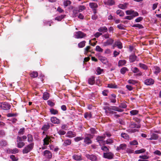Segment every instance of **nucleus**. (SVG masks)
<instances>
[{"instance_id":"f257e3e1","label":"nucleus","mask_w":161,"mask_h":161,"mask_svg":"<svg viewBox=\"0 0 161 161\" xmlns=\"http://www.w3.org/2000/svg\"><path fill=\"white\" fill-rule=\"evenodd\" d=\"M34 144L31 143L25 147L22 151L24 154L30 152L33 148Z\"/></svg>"},{"instance_id":"f03ea898","label":"nucleus","mask_w":161,"mask_h":161,"mask_svg":"<svg viewBox=\"0 0 161 161\" xmlns=\"http://www.w3.org/2000/svg\"><path fill=\"white\" fill-rule=\"evenodd\" d=\"M74 37L75 38H82L86 36V34L80 31L75 32L74 34Z\"/></svg>"},{"instance_id":"7ed1b4c3","label":"nucleus","mask_w":161,"mask_h":161,"mask_svg":"<svg viewBox=\"0 0 161 161\" xmlns=\"http://www.w3.org/2000/svg\"><path fill=\"white\" fill-rule=\"evenodd\" d=\"M0 107L4 110H7L10 108L11 106L6 102L0 103Z\"/></svg>"},{"instance_id":"20e7f679","label":"nucleus","mask_w":161,"mask_h":161,"mask_svg":"<svg viewBox=\"0 0 161 161\" xmlns=\"http://www.w3.org/2000/svg\"><path fill=\"white\" fill-rule=\"evenodd\" d=\"M103 109L105 110V112L107 115L109 114H114L116 113L112 111L111 107L105 106L104 107Z\"/></svg>"},{"instance_id":"39448f33","label":"nucleus","mask_w":161,"mask_h":161,"mask_svg":"<svg viewBox=\"0 0 161 161\" xmlns=\"http://www.w3.org/2000/svg\"><path fill=\"white\" fill-rule=\"evenodd\" d=\"M89 5L90 8L92 9L94 14L97 13L96 8L98 7V5L97 3H90Z\"/></svg>"},{"instance_id":"423d86ee","label":"nucleus","mask_w":161,"mask_h":161,"mask_svg":"<svg viewBox=\"0 0 161 161\" xmlns=\"http://www.w3.org/2000/svg\"><path fill=\"white\" fill-rule=\"evenodd\" d=\"M42 154L47 159H50L52 157V153L48 150L45 151L42 153Z\"/></svg>"},{"instance_id":"0eeeda50","label":"nucleus","mask_w":161,"mask_h":161,"mask_svg":"<svg viewBox=\"0 0 161 161\" xmlns=\"http://www.w3.org/2000/svg\"><path fill=\"white\" fill-rule=\"evenodd\" d=\"M93 137V136L90 134H88L84 139V142L86 144H90L92 143L91 139Z\"/></svg>"},{"instance_id":"6e6552de","label":"nucleus","mask_w":161,"mask_h":161,"mask_svg":"<svg viewBox=\"0 0 161 161\" xmlns=\"http://www.w3.org/2000/svg\"><path fill=\"white\" fill-rule=\"evenodd\" d=\"M114 154L111 152L104 153L103 157L105 158L111 159L113 158Z\"/></svg>"},{"instance_id":"1a4fd4ad","label":"nucleus","mask_w":161,"mask_h":161,"mask_svg":"<svg viewBox=\"0 0 161 161\" xmlns=\"http://www.w3.org/2000/svg\"><path fill=\"white\" fill-rule=\"evenodd\" d=\"M43 145H47L51 142L50 137L47 135L46 137L43 139Z\"/></svg>"},{"instance_id":"9d476101","label":"nucleus","mask_w":161,"mask_h":161,"mask_svg":"<svg viewBox=\"0 0 161 161\" xmlns=\"http://www.w3.org/2000/svg\"><path fill=\"white\" fill-rule=\"evenodd\" d=\"M105 135L102 136H98L97 138V140L98 142L100 145L104 144V142L103 141L104 139H105Z\"/></svg>"},{"instance_id":"9b49d317","label":"nucleus","mask_w":161,"mask_h":161,"mask_svg":"<svg viewBox=\"0 0 161 161\" xmlns=\"http://www.w3.org/2000/svg\"><path fill=\"white\" fill-rule=\"evenodd\" d=\"M132 71L134 73H137L136 75L141 76L142 75V73L136 67H133L131 68Z\"/></svg>"},{"instance_id":"f8f14e48","label":"nucleus","mask_w":161,"mask_h":161,"mask_svg":"<svg viewBox=\"0 0 161 161\" xmlns=\"http://www.w3.org/2000/svg\"><path fill=\"white\" fill-rule=\"evenodd\" d=\"M86 157L87 158L92 161H95L97 160V158L96 156L93 154L89 155V154H86Z\"/></svg>"},{"instance_id":"ddd939ff","label":"nucleus","mask_w":161,"mask_h":161,"mask_svg":"<svg viewBox=\"0 0 161 161\" xmlns=\"http://www.w3.org/2000/svg\"><path fill=\"white\" fill-rule=\"evenodd\" d=\"M140 159L138 160V161H149L148 159L149 157L147 155H140L139 156Z\"/></svg>"},{"instance_id":"4468645a","label":"nucleus","mask_w":161,"mask_h":161,"mask_svg":"<svg viewBox=\"0 0 161 161\" xmlns=\"http://www.w3.org/2000/svg\"><path fill=\"white\" fill-rule=\"evenodd\" d=\"M127 147V145L125 144H122L119 145V146L117 147L116 150L119 152L120 150H123L126 149Z\"/></svg>"},{"instance_id":"2eb2a0df","label":"nucleus","mask_w":161,"mask_h":161,"mask_svg":"<svg viewBox=\"0 0 161 161\" xmlns=\"http://www.w3.org/2000/svg\"><path fill=\"white\" fill-rule=\"evenodd\" d=\"M114 40L112 38L108 39L107 41L103 42V45L104 46H107L112 45L114 42Z\"/></svg>"},{"instance_id":"dca6fc26","label":"nucleus","mask_w":161,"mask_h":161,"mask_svg":"<svg viewBox=\"0 0 161 161\" xmlns=\"http://www.w3.org/2000/svg\"><path fill=\"white\" fill-rule=\"evenodd\" d=\"M103 2L105 4L109 6L113 5L115 3V0H108Z\"/></svg>"},{"instance_id":"f3484780","label":"nucleus","mask_w":161,"mask_h":161,"mask_svg":"<svg viewBox=\"0 0 161 161\" xmlns=\"http://www.w3.org/2000/svg\"><path fill=\"white\" fill-rule=\"evenodd\" d=\"M152 70L155 75H157L160 72V69L159 67L154 66L152 68Z\"/></svg>"},{"instance_id":"a211bd4d","label":"nucleus","mask_w":161,"mask_h":161,"mask_svg":"<svg viewBox=\"0 0 161 161\" xmlns=\"http://www.w3.org/2000/svg\"><path fill=\"white\" fill-rule=\"evenodd\" d=\"M154 81L151 78L145 80L144 83L147 85H150L153 84Z\"/></svg>"},{"instance_id":"6ab92c4d","label":"nucleus","mask_w":161,"mask_h":161,"mask_svg":"<svg viewBox=\"0 0 161 161\" xmlns=\"http://www.w3.org/2000/svg\"><path fill=\"white\" fill-rule=\"evenodd\" d=\"M141 124L139 123H132L130 125L131 128H139L141 127Z\"/></svg>"},{"instance_id":"aec40b11","label":"nucleus","mask_w":161,"mask_h":161,"mask_svg":"<svg viewBox=\"0 0 161 161\" xmlns=\"http://www.w3.org/2000/svg\"><path fill=\"white\" fill-rule=\"evenodd\" d=\"M51 122L55 124H59L60 121V120L55 117H52L51 119Z\"/></svg>"},{"instance_id":"412c9836","label":"nucleus","mask_w":161,"mask_h":161,"mask_svg":"<svg viewBox=\"0 0 161 161\" xmlns=\"http://www.w3.org/2000/svg\"><path fill=\"white\" fill-rule=\"evenodd\" d=\"M98 59L103 64H106L108 62L107 58L104 57L100 56L98 57Z\"/></svg>"},{"instance_id":"4be33fe9","label":"nucleus","mask_w":161,"mask_h":161,"mask_svg":"<svg viewBox=\"0 0 161 161\" xmlns=\"http://www.w3.org/2000/svg\"><path fill=\"white\" fill-rule=\"evenodd\" d=\"M75 136L76 134L75 133L71 131H69L66 134V136L69 138H72Z\"/></svg>"},{"instance_id":"5701e85b","label":"nucleus","mask_w":161,"mask_h":161,"mask_svg":"<svg viewBox=\"0 0 161 161\" xmlns=\"http://www.w3.org/2000/svg\"><path fill=\"white\" fill-rule=\"evenodd\" d=\"M128 3H125L123 4H120L118 6L119 8L124 9H126L128 6Z\"/></svg>"},{"instance_id":"b1692460","label":"nucleus","mask_w":161,"mask_h":161,"mask_svg":"<svg viewBox=\"0 0 161 161\" xmlns=\"http://www.w3.org/2000/svg\"><path fill=\"white\" fill-rule=\"evenodd\" d=\"M73 159L76 160H81L82 158L81 155L78 154H74L73 156Z\"/></svg>"},{"instance_id":"393cba45","label":"nucleus","mask_w":161,"mask_h":161,"mask_svg":"<svg viewBox=\"0 0 161 161\" xmlns=\"http://www.w3.org/2000/svg\"><path fill=\"white\" fill-rule=\"evenodd\" d=\"M116 95L114 94L111 95L110 97L111 102L114 103L116 102Z\"/></svg>"},{"instance_id":"a878e982","label":"nucleus","mask_w":161,"mask_h":161,"mask_svg":"<svg viewBox=\"0 0 161 161\" xmlns=\"http://www.w3.org/2000/svg\"><path fill=\"white\" fill-rule=\"evenodd\" d=\"M126 61L124 60H119L118 63V65L119 66L124 65L126 63Z\"/></svg>"},{"instance_id":"bb28decb","label":"nucleus","mask_w":161,"mask_h":161,"mask_svg":"<svg viewBox=\"0 0 161 161\" xmlns=\"http://www.w3.org/2000/svg\"><path fill=\"white\" fill-rule=\"evenodd\" d=\"M111 107L113 111L114 110L119 112H122L123 111V110L119 109L118 107H117L114 106H112Z\"/></svg>"},{"instance_id":"cd10ccee","label":"nucleus","mask_w":161,"mask_h":161,"mask_svg":"<svg viewBox=\"0 0 161 161\" xmlns=\"http://www.w3.org/2000/svg\"><path fill=\"white\" fill-rule=\"evenodd\" d=\"M49 97V94L47 92H44L42 98L44 100L48 99Z\"/></svg>"},{"instance_id":"c85d7f7f","label":"nucleus","mask_w":161,"mask_h":161,"mask_svg":"<svg viewBox=\"0 0 161 161\" xmlns=\"http://www.w3.org/2000/svg\"><path fill=\"white\" fill-rule=\"evenodd\" d=\"M18 149L16 148H14L13 149H10L8 150L9 153L13 154L17 153L18 152Z\"/></svg>"},{"instance_id":"c756f323","label":"nucleus","mask_w":161,"mask_h":161,"mask_svg":"<svg viewBox=\"0 0 161 161\" xmlns=\"http://www.w3.org/2000/svg\"><path fill=\"white\" fill-rule=\"evenodd\" d=\"M98 31L100 32H105L108 31L107 28L105 27H101L98 29Z\"/></svg>"},{"instance_id":"7c9ffc66","label":"nucleus","mask_w":161,"mask_h":161,"mask_svg":"<svg viewBox=\"0 0 161 161\" xmlns=\"http://www.w3.org/2000/svg\"><path fill=\"white\" fill-rule=\"evenodd\" d=\"M95 82V77L92 76L88 80V83L91 85H93Z\"/></svg>"},{"instance_id":"2f4dec72","label":"nucleus","mask_w":161,"mask_h":161,"mask_svg":"<svg viewBox=\"0 0 161 161\" xmlns=\"http://www.w3.org/2000/svg\"><path fill=\"white\" fill-rule=\"evenodd\" d=\"M86 8L85 6L84 5H80L78 6L77 9V10H78V12H81L83 10L85 9Z\"/></svg>"},{"instance_id":"473e14b6","label":"nucleus","mask_w":161,"mask_h":161,"mask_svg":"<svg viewBox=\"0 0 161 161\" xmlns=\"http://www.w3.org/2000/svg\"><path fill=\"white\" fill-rule=\"evenodd\" d=\"M158 138V135L155 134H153L150 138H147L148 140H156Z\"/></svg>"},{"instance_id":"72a5a7b5","label":"nucleus","mask_w":161,"mask_h":161,"mask_svg":"<svg viewBox=\"0 0 161 161\" xmlns=\"http://www.w3.org/2000/svg\"><path fill=\"white\" fill-rule=\"evenodd\" d=\"M146 151L145 149L144 148H142L141 149L137 150L135 151L134 153L135 154H140L143 153Z\"/></svg>"},{"instance_id":"f704fd0d","label":"nucleus","mask_w":161,"mask_h":161,"mask_svg":"<svg viewBox=\"0 0 161 161\" xmlns=\"http://www.w3.org/2000/svg\"><path fill=\"white\" fill-rule=\"evenodd\" d=\"M50 126L48 124L44 125L42 128V130H44L43 134L44 133V131L47 130L49 128Z\"/></svg>"},{"instance_id":"c9c22d12","label":"nucleus","mask_w":161,"mask_h":161,"mask_svg":"<svg viewBox=\"0 0 161 161\" xmlns=\"http://www.w3.org/2000/svg\"><path fill=\"white\" fill-rule=\"evenodd\" d=\"M115 44L118 48L119 49H121L122 48L123 46H122V43L119 41H117L116 42Z\"/></svg>"},{"instance_id":"e433bc0d","label":"nucleus","mask_w":161,"mask_h":161,"mask_svg":"<svg viewBox=\"0 0 161 161\" xmlns=\"http://www.w3.org/2000/svg\"><path fill=\"white\" fill-rule=\"evenodd\" d=\"M129 59L130 62H133L136 60V56L134 55H132L130 56Z\"/></svg>"},{"instance_id":"4c0bfd02","label":"nucleus","mask_w":161,"mask_h":161,"mask_svg":"<svg viewBox=\"0 0 161 161\" xmlns=\"http://www.w3.org/2000/svg\"><path fill=\"white\" fill-rule=\"evenodd\" d=\"M116 14H117L119 15V16L121 17L125 15L124 12L120 9L116 11Z\"/></svg>"},{"instance_id":"58836bf2","label":"nucleus","mask_w":161,"mask_h":161,"mask_svg":"<svg viewBox=\"0 0 161 161\" xmlns=\"http://www.w3.org/2000/svg\"><path fill=\"white\" fill-rule=\"evenodd\" d=\"M86 41H83L80 42L78 44V46L79 48H82L85 46V45Z\"/></svg>"},{"instance_id":"ea45409f","label":"nucleus","mask_w":161,"mask_h":161,"mask_svg":"<svg viewBox=\"0 0 161 161\" xmlns=\"http://www.w3.org/2000/svg\"><path fill=\"white\" fill-rule=\"evenodd\" d=\"M84 117L87 119H89L92 117V114L90 113L87 112L85 113Z\"/></svg>"},{"instance_id":"a19ab883","label":"nucleus","mask_w":161,"mask_h":161,"mask_svg":"<svg viewBox=\"0 0 161 161\" xmlns=\"http://www.w3.org/2000/svg\"><path fill=\"white\" fill-rule=\"evenodd\" d=\"M30 75L33 78L36 77L38 76V73L37 72L33 71L31 73Z\"/></svg>"},{"instance_id":"79ce46f5","label":"nucleus","mask_w":161,"mask_h":161,"mask_svg":"<svg viewBox=\"0 0 161 161\" xmlns=\"http://www.w3.org/2000/svg\"><path fill=\"white\" fill-rule=\"evenodd\" d=\"M132 27H137L140 29L143 28V26L142 25L139 24H134L132 26Z\"/></svg>"},{"instance_id":"37998d69","label":"nucleus","mask_w":161,"mask_h":161,"mask_svg":"<svg viewBox=\"0 0 161 161\" xmlns=\"http://www.w3.org/2000/svg\"><path fill=\"white\" fill-rule=\"evenodd\" d=\"M65 16V15H62L60 16H58L55 18V19L58 21H61L64 17Z\"/></svg>"},{"instance_id":"c03bdc74","label":"nucleus","mask_w":161,"mask_h":161,"mask_svg":"<svg viewBox=\"0 0 161 161\" xmlns=\"http://www.w3.org/2000/svg\"><path fill=\"white\" fill-rule=\"evenodd\" d=\"M139 66L141 68L143 69L144 70H146L147 69V66L144 64L141 63H139Z\"/></svg>"},{"instance_id":"a18cd8bd","label":"nucleus","mask_w":161,"mask_h":161,"mask_svg":"<svg viewBox=\"0 0 161 161\" xmlns=\"http://www.w3.org/2000/svg\"><path fill=\"white\" fill-rule=\"evenodd\" d=\"M78 10L77 8H75L73 10V15L74 17H77L78 16Z\"/></svg>"},{"instance_id":"49530a36","label":"nucleus","mask_w":161,"mask_h":161,"mask_svg":"<svg viewBox=\"0 0 161 161\" xmlns=\"http://www.w3.org/2000/svg\"><path fill=\"white\" fill-rule=\"evenodd\" d=\"M27 137H28V141L29 142H32L33 138L32 136L30 134H29L27 135Z\"/></svg>"},{"instance_id":"de8ad7c7","label":"nucleus","mask_w":161,"mask_h":161,"mask_svg":"<svg viewBox=\"0 0 161 161\" xmlns=\"http://www.w3.org/2000/svg\"><path fill=\"white\" fill-rule=\"evenodd\" d=\"M25 144L24 142H17V146L19 148H21L23 147Z\"/></svg>"},{"instance_id":"09e8293b","label":"nucleus","mask_w":161,"mask_h":161,"mask_svg":"<svg viewBox=\"0 0 161 161\" xmlns=\"http://www.w3.org/2000/svg\"><path fill=\"white\" fill-rule=\"evenodd\" d=\"M130 114L132 115L137 114L138 113V111L136 110H132L130 112Z\"/></svg>"},{"instance_id":"8fccbe9b","label":"nucleus","mask_w":161,"mask_h":161,"mask_svg":"<svg viewBox=\"0 0 161 161\" xmlns=\"http://www.w3.org/2000/svg\"><path fill=\"white\" fill-rule=\"evenodd\" d=\"M128 69L127 68L124 67L122 68L120 70V72L121 74H124Z\"/></svg>"},{"instance_id":"3c124183","label":"nucleus","mask_w":161,"mask_h":161,"mask_svg":"<svg viewBox=\"0 0 161 161\" xmlns=\"http://www.w3.org/2000/svg\"><path fill=\"white\" fill-rule=\"evenodd\" d=\"M121 136L124 139H127L129 138L128 135L125 133H122L121 134Z\"/></svg>"},{"instance_id":"603ef678","label":"nucleus","mask_w":161,"mask_h":161,"mask_svg":"<svg viewBox=\"0 0 161 161\" xmlns=\"http://www.w3.org/2000/svg\"><path fill=\"white\" fill-rule=\"evenodd\" d=\"M103 71L102 69H101L100 67H97V68L96 72L97 75H100Z\"/></svg>"},{"instance_id":"864d4df0","label":"nucleus","mask_w":161,"mask_h":161,"mask_svg":"<svg viewBox=\"0 0 161 161\" xmlns=\"http://www.w3.org/2000/svg\"><path fill=\"white\" fill-rule=\"evenodd\" d=\"M25 131V129L24 128H21L18 132V134L19 135H22L24 134Z\"/></svg>"},{"instance_id":"5fc2aeb1","label":"nucleus","mask_w":161,"mask_h":161,"mask_svg":"<svg viewBox=\"0 0 161 161\" xmlns=\"http://www.w3.org/2000/svg\"><path fill=\"white\" fill-rule=\"evenodd\" d=\"M50 112L51 114H56L58 113V111L53 108L50 109Z\"/></svg>"},{"instance_id":"6e6d98bb","label":"nucleus","mask_w":161,"mask_h":161,"mask_svg":"<svg viewBox=\"0 0 161 161\" xmlns=\"http://www.w3.org/2000/svg\"><path fill=\"white\" fill-rule=\"evenodd\" d=\"M96 50L97 52H102L103 50L99 46H97L96 47Z\"/></svg>"},{"instance_id":"4d7b16f0","label":"nucleus","mask_w":161,"mask_h":161,"mask_svg":"<svg viewBox=\"0 0 161 161\" xmlns=\"http://www.w3.org/2000/svg\"><path fill=\"white\" fill-rule=\"evenodd\" d=\"M129 144L130 145H136L138 144V142L136 140H134L130 142Z\"/></svg>"},{"instance_id":"13d9d810","label":"nucleus","mask_w":161,"mask_h":161,"mask_svg":"<svg viewBox=\"0 0 161 161\" xmlns=\"http://www.w3.org/2000/svg\"><path fill=\"white\" fill-rule=\"evenodd\" d=\"M108 87L110 88H117V86L115 84H109L108 85Z\"/></svg>"},{"instance_id":"bf43d9fd","label":"nucleus","mask_w":161,"mask_h":161,"mask_svg":"<svg viewBox=\"0 0 161 161\" xmlns=\"http://www.w3.org/2000/svg\"><path fill=\"white\" fill-rule=\"evenodd\" d=\"M71 3V2L69 0H67L64 2V5L65 7H67L70 5Z\"/></svg>"},{"instance_id":"052dcab7","label":"nucleus","mask_w":161,"mask_h":161,"mask_svg":"<svg viewBox=\"0 0 161 161\" xmlns=\"http://www.w3.org/2000/svg\"><path fill=\"white\" fill-rule=\"evenodd\" d=\"M64 143L65 145H69L71 143V141L70 139L66 140L64 141Z\"/></svg>"},{"instance_id":"680f3d73","label":"nucleus","mask_w":161,"mask_h":161,"mask_svg":"<svg viewBox=\"0 0 161 161\" xmlns=\"http://www.w3.org/2000/svg\"><path fill=\"white\" fill-rule=\"evenodd\" d=\"M126 152L128 153H134V150L130 148H127L126 150Z\"/></svg>"},{"instance_id":"e2e57ef3","label":"nucleus","mask_w":161,"mask_h":161,"mask_svg":"<svg viewBox=\"0 0 161 161\" xmlns=\"http://www.w3.org/2000/svg\"><path fill=\"white\" fill-rule=\"evenodd\" d=\"M113 143V141L111 139H107L106 142L107 144H111Z\"/></svg>"},{"instance_id":"0e129e2a","label":"nucleus","mask_w":161,"mask_h":161,"mask_svg":"<svg viewBox=\"0 0 161 161\" xmlns=\"http://www.w3.org/2000/svg\"><path fill=\"white\" fill-rule=\"evenodd\" d=\"M7 145V142L5 141H2L0 142V146H5Z\"/></svg>"},{"instance_id":"69168bd1","label":"nucleus","mask_w":161,"mask_h":161,"mask_svg":"<svg viewBox=\"0 0 161 161\" xmlns=\"http://www.w3.org/2000/svg\"><path fill=\"white\" fill-rule=\"evenodd\" d=\"M119 106L120 108H125L127 106L125 103H121Z\"/></svg>"},{"instance_id":"338daca9","label":"nucleus","mask_w":161,"mask_h":161,"mask_svg":"<svg viewBox=\"0 0 161 161\" xmlns=\"http://www.w3.org/2000/svg\"><path fill=\"white\" fill-rule=\"evenodd\" d=\"M83 139V138L82 137H77L74 138L75 141L76 142L79 141Z\"/></svg>"},{"instance_id":"774afa93","label":"nucleus","mask_w":161,"mask_h":161,"mask_svg":"<svg viewBox=\"0 0 161 161\" xmlns=\"http://www.w3.org/2000/svg\"><path fill=\"white\" fill-rule=\"evenodd\" d=\"M101 149L103 151L108 152L109 151L108 148L106 146H104L101 147Z\"/></svg>"}]
</instances>
